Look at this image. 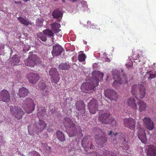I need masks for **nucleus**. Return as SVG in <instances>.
I'll list each match as a JSON object with an SVG mask.
<instances>
[{"mask_svg":"<svg viewBox=\"0 0 156 156\" xmlns=\"http://www.w3.org/2000/svg\"><path fill=\"white\" fill-rule=\"evenodd\" d=\"M99 116V120L102 123L105 124H111L113 126L116 125V121L114 119L110 116L109 112L106 110L101 111Z\"/></svg>","mask_w":156,"mask_h":156,"instance_id":"1","label":"nucleus"},{"mask_svg":"<svg viewBox=\"0 0 156 156\" xmlns=\"http://www.w3.org/2000/svg\"><path fill=\"white\" fill-rule=\"evenodd\" d=\"M112 74L114 80L112 85L115 88H117L122 84H124L127 83L128 79L125 74H123L121 78L119 76V73L116 69L112 70Z\"/></svg>","mask_w":156,"mask_h":156,"instance_id":"2","label":"nucleus"},{"mask_svg":"<svg viewBox=\"0 0 156 156\" xmlns=\"http://www.w3.org/2000/svg\"><path fill=\"white\" fill-rule=\"evenodd\" d=\"M10 112L15 118L20 120L22 118L24 113L22 108L18 106H9Z\"/></svg>","mask_w":156,"mask_h":156,"instance_id":"3","label":"nucleus"},{"mask_svg":"<svg viewBox=\"0 0 156 156\" xmlns=\"http://www.w3.org/2000/svg\"><path fill=\"white\" fill-rule=\"evenodd\" d=\"M138 89L139 90V97L141 99H143L145 97L146 94V89L143 85H133L132 86L131 93L133 95H135V98L137 99L136 94Z\"/></svg>","mask_w":156,"mask_h":156,"instance_id":"4","label":"nucleus"},{"mask_svg":"<svg viewBox=\"0 0 156 156\" xmlns=\"http://www.w3.org/2000/svg\"><path fill=\"white\" fill-rule=\"evenodd\" d=\"M22 106L26 112L29 114L31 113L34 110L35 105L33 99L28 98L23 101Z\"/></svg>","mask_w":156,"mask_h":156,"instance_id":"5","label":"nucleus"},{"mask_svg":"<svg viewBox=\"0 0 156 156\" xmlns=\"http://www.w3.org/2000/svg\"><path fill=\"white\" fill-rule=\"evenodd\" d=\"M26 66L34 67L36 64L40 63L41 62L40 59L37 55L32 54L29 56L28 58L24 60Z\"/></svg>","mask_w":156,"mask_h":156,"instance_id":"6","label":"nucleus"},{"mask_svg":"<svg viewBox=\"0 0 156 156\" xmlns=\"http://www.w3.org/2000/svg\"><path fill=\"white\" fill-rule=\"evenodd\" d=\"M96 129L98 131V134L95 135V139L98 144L102 145L107 142L106 134L99 128H97Z\"/></svg>","mask_w":156,"mask_h":156,"instance_id":"7","label":"nucleus"},{"mask_svg":"<svg viewBox=\"0 0 156 156\" xmlns=\"http://www.w3.org/2000/svg\"><path fill=\"white\" fill-rule=\"evenodd\" d=\"M68 120V126L69 128V136L72 137L76 135L77 134H79L82 133V130L80 128L78 132H77V128L75 124L69 118H67Z\"/></svg>","mask_w":156,"mask_h":156,"instance_id":"8","label":"nucleus"},{"mask_svg":"<svg viewBox=\"0 0 156 156\" xmlns=\"http://www.w3.org/2000/svg\"><path fill=\"white\" fill-rule=\"evenodd\" d=\"M105 96L111 101H116L118 98L117 93L113 90L107 89L104 90Z\"/></svg>","mask_w":156,"mask_h":156,"instance_id":"9","label":"nucleus"},{"mask_svg":"<svg viewBox=\"0 0 156 156\" xmlns=\"http://www.w3.org/2000/svg\"><path fill=\"white\" fill-rule=\"evenodd\" d=\"M88 107L90 114H95L98 110L97 101L94 99H92L88 104Z\"/></svg>","mask_w":156,"mask_h":156,"instance_id":"10","label":"nucleus"},{"mask_svg":"<svg viewBox=\"0 0 156 156\" xmlns=\"http://www.w3.org/2000/svg\"><path fill=\"white\" fill-rule=\"evenodd\" d=\"M136 122L135 119L131 118H126L123 120L124 126L129 128L131 130H134L135 125Z\"/></svg>","mask_w":156,"mask_h":156,"instance_id":"11","label":"nucleus"},{"mask_svg":"<svg viewBox=\"0 0 156 156\" xmlns=\"http://www.w3.org/2000/svg\"><path fill=\"white\" fill-rule=\"evenodd\" d=\"M49 74L51 76L52 82L57 83L59 81L60 78L56 69L54 68H51L49 71Z\"/></svg>","mask_w":156,"mask_h":156,"instance_id":"12","label":"nucleus"},{"mask_svg":"<svg viewBox=\"0 0 156 156\" xmlns=\"http://www.w3.org/2000/svg\"><path fill=\"white\" fill-rule=\"evenodd\" d=\"M26 78L30 83L35 84L40 79V77L38 74L30 73L27 75Z\"/></svg>","mask_w":156,"mask_h":156,"instance_id":"13","label":"nucleus"},{"mask_svg":"<svg viewBox=\"0 0 156 156\" xmlns=\"http://www.w3.org/2000/svg\"><path fill=\"white\" fill-rule=\"evenodd\" d=\"M10 100V94L7 90L4 89L0 92V101L7 102H8Z\"/></svg>","mask_w":156,"mask_h":156,"instance_id":"14","label":"nucleus"},{"mask_svg":"<svg viewBox=\"0 0 156 156\" xmlns=\"http://www.w3.org/2000/svg\"><path fill=\"white\" fill-rule=\"evenodd\" d=\"M64 51L63 48L58 44L53 46L51 53L53 56H57L60 55Z\"/></svg>","mask_w":156,"mask_h":156,"instance_id":"15","label":"nucleus"},{"mask_svg":"<svg viewBox=\"0 0 156 156\" xmlns=\"http://www.w3.org/2000/svg\"><path fill=\"white\" fill-rule=\"evenodd\" d=\"M144 124L146 128L149 130L154 129V127L153 122L150 118L144 117L143 119Z\"/></svg>","mask_w":156,"mask_h":156,"instance_id":"16","label":"nucleus"},{"mask_svg":"<svg viewBox=\"0 0 156 156\" xmlns=\"http://www.w3.org/2000/svg\"><path fill=\"white\" fill-rule=\"evenodd\" d=\"M137 133L138 137L141 141L144 143H146L147 139L144 129L143 128H140Z\"/></svg>","mask_w":156,"mask_h":156,"instance_id":"17","label":"nucleus"},{"mask_svg":"<svg viewBox=\"0 0 156 156\" xmlns=\"http://www.w3.org/2000/svg\"><path fill=\"white\" fill-rule=\"evenodd\" d=\"M145 151L147 156H156V147L153 145L147 146Z\"/></svg>","mask_w":156,"mask_h":156,"instance_id":"18","label":"nucleus"},{"mask_svg":"<svg viewBox=\"0 0 156 156\" xmlns=\"http://www.w3.org/2000/svg\"><path fill=\"white\" fill-rule=\"evenodd\" d=\"M47 124L45 121L39 119L38 124L37 125L36 130L37 133L42 132L46 126Z\"/></svg>","mask_w":156,"mask_h":156,"instance_id":"19","label":"nucleus"},{"mask_svg":"<svg viewBox=\"0 0 156 156\" xmlns=\"http://www.w3.org/2000/svg\"><path fill=\"white\" fill-rule=\"evenodd\" d=\"M135 101V98L134 97H131L128 99L127 103L128 105L131 108L136 111L137 109V107Z\"/></svg>","mask_w":156,"mask_h":156,"instance_id":"20","label":"nucleus"},{"mask_svg":"<svg viewBox=\"0 0 156 156\" xmlns=\"http://www.w3.org/2000/svg\"><path fill=\"white\" fill-rule=\"evenodd\" d=\"M99 79H96V85H95L94 82H91L87 83H85L86 86V89L87 90H94V89L96 86L98 84L99 82Z\"/></svg>","mask_w":156,"mask_h":156,"instance_id":"21","label":"nucleus"},{"mask_svg":"<svg viewBox=\"0 0 156 156\" xmlns=\"http://www.w3.org/2000/svg\"><path fill=\"white\" fill-rule=\"evenodd\" d=\"M50 25L51 30L55 33H58L61 30L59 29V28L61 27V25L59 23L55 22L53 23H51Z\"/></svg>","mask_w":156,"mask_h":156,"instance_id":"22","label":"nucleus"},{"mask_svg":"<svg viewBox=\"0 0 156 156\" xmlns=\"http://www.w3.org/2000/svg\"><path fill=\"white\" fill-rule=\"evenodd\" d=\"M28 93V90L24 87H22L19 89L18 94L20 98L26 97Z\"/></svg>","mask_w":156,"mask_h":156,"instance_id":"23","label":"nucleus"},{"mask_svg":"<svg viewBox=\"0 0 156 156\" xmlns=\"http://www.w3.org/2000/svg\"><path fill=\"white\" fill-rule=\"evenodd\" d=\"M90 139L91 137L90 136H86L83 138L82 141L81 145L84 149L87 147Z\"/></svg>","mask_w":156,"mask_h":156,"instance_id":"24","label":"nucleus"},{"mask_svg":"<svg viewBox=\"0 0 156 156\" xmlns=\"http://www.w3.org/2000/svg\"><path fill=\"white\" fill-rule=\"evenodd\" d=\"M20 57L18 55H15L10 58L9 61L13 65H17L20 61Z\"/></svg>","mask_w":156,"mask_h":156,"instance_id":"25","label":"nucleus"},{"mask_svg":"<svg viewBox=\"0 0 156 156\" xmlns=\"http://www.w3.org/2000/svg\"><path fill=\"white\" fill-rule=\"evenodd\" d=\"M138 105L139 106V111L140 112L145 111L147 107V105L143 101L140 100L138 101Z\"/></svg>","mask_w":156,"mask_h":156,"instance_id":"26","label":"nucleus"},{"mask_svg":"<svg viewBox=\"0 0 156 156\" xmlns=\"http://www.w3.org/2000/svg\"><path fill=\"white\" fill-rule=\"evenodd\" d=\"M62 13L60 10L57 9L54 11L52 13V16L54 18H58L62 16Z\"/></svg>","mask_w":156,"mask_h":156,"instance_id":"27","label":"nucleus"},{"mask_svg":"<svg viewBox=\"0 0 156 156\" xmlns=\"http://www.w3.org/2000/svg\"><path fill=\"white\" fill-rule=\"evenodd\" d=\"M57 138L61 141H64L65 140V138L64 134L62 132L60 131H58L56 132Z\"/></svg>","mask_w":156,"mask_h":156,"instance_id":"28","label":"nucleus"},{"mask_svg":"<svg viewBox=\"0 0 156 156\" xmlns=\"http://www.w3.org/2000/svg\"><path fill=\"white\" fill-rule=\"evenodd\" d=\"M70 67V65L66 63H62L59 65V68L61 70H68Z\"/></svg>","mask_w":156,"mask_h":156,"instance_id":"29","label":"nucleus"},{"mask_svg":"<svg viewBox=\"0 0 156 156\" xmlns=\"http://www.w3.org/2000/svg\"><path fill=\"white\" fill-rule=\"evenodd\" d=\"M146 75L148 78L153 79L156 77V72L150 71L147 73Z\"/></svg>","mask_w":156,"mask_h":156,"instance_id":"30","label":"nucleus"},{"mask_svg":"<svg viewBox=\"0 0 156 156\" xmlns=\"http://www.w3.org/2000/svg\"><path fill=\"white\" fill-rule=\"evenodd\" d=\"M44 34L45 35L48 36L50 37L54 36V34L51 30L49 29H46L43 31Z\"/></svg>","mask_w":156,"mask_h":156,"instance_id":"31","label":"nucleus"},{"mask_svg":"<svg viewBox=\"0 0 156 156\" xmlns=\"http://www.w3.org/2000/svg\"><path fill=\"white\" fill-rule=\"evenodd\" d=\"M17 20L21 24L27 26L30 24L29 22L28 21L21 17H18L17 18Z\"/></svg>","mask_w":156,"mask_h":156,"instance_id":"32","label":"nucleus"},{"mask_svg":"<svg viewBox=\"0 0 156 156\" xmlns=\"http://www.w3.org/2000/svg\"><path fill=\"white\" fill-rule=\"evenodd\" d=\"M125 137H123V138H122L121 141L123 142V145H124V146H123L124 148L123 149L128 150L129 148V146L128 144V143L126 141Z\"/></svg>","mask_w":156,"mask_h":156,"instance_id":"33","label":"nucleus"},{"mask_svg":"<svg viewBox=\"0 0 156 156\" xmlns=\"http://www.w3.org/2000/svg\"><path fill=\"white\" fill-rule=\"evenodd\" d=\"M86 56V55L83 54H79L78 57V60L80 62H84L85 61Z\"/></svg>","mask_w":156,"mask_h":156,"instance_id":"34","label":"nucleus"},{"mask_svg":"<svg viewBox=\"0 0 156 156\" xmlns=\"http://www.w3.org/2000/svg\"><path fill=\"white\" fill-rule=\"evenodd\" d=\"M116 156L114 153L110 152L109 151L106 150L102 154V156Z\"/></svg>","mask_w":156,"mask_h":156,"instance_id":"35","label":"nucleus"},{"mask_svg":"<svg viewBox=\"0 0 156 156\" xmlns=\"http://www.w3.org/2000/svg\"><path fill=\"white\" fill-rule=\"evenodd\" d=\"M46 109L44 108H42L41 110L38 112L37 114V116L39 118L43 117L44 115V113Z\"/></svg>","mask_w":156,"mask_h":156,"instance_id":"36","label":"nucleus"},{"mask_svg":"<svg viewBox=\"0 0 156 156\" xmlns=\"http://www.w3.org/2000/svg\"><path fill=\"white\" fill-rule=\"evenodd\" d=\"M104 74L100 72H97V76L96 77L95 80H94V81L95 82V81H96V79H99V80H102ZM95 85H96V83L95 84Z\"/></svg>","mask_w":156,"mask_h":156,"instance_id":"37","label":"nucleus"},{"mask_svg":"<svg viewBox=\"0 0 156 156\" xmlns=\"http://www.w3.org/2000/svg\"><path fill=\"white\" fill-rule=\"evenodd\" d=\"M139 54L136 53L135 52H133L132 58L133 60H136L139 59Z\"/></svg>","mask_w":156,"mask_h":156,"instance_id":"38","label":"nucleus"},{"mask_svg":"<svg viewBox=\"0 0 156 156\" xmlns=\"http://www.w3.org/2000/svg\"><path fill=\"white\" fill-rule=\"evenodd\" d=\"M38 37L43 41H45L47 40V37L46 36L43 35L42 34L38 35Z\"/></svg>","mask_w":156,"mask_h":156,"instance_id":"39","label":"nucleus"},{"mask_svg":"<svg viewBox=\"0 0 156 156\" xmlns=\"http://www.w3.org/2000/svg\"><path fill=\"white\" fill-rule=\"evenodd\" d=\"M38 86L40 87L41 89H44L46 87V84L43 82L41 81L38 84Z\"/></svg>","mask_w":156,"mask_h":156,"instance_id":"40","label":"nucleus"},{"mask_svg":"<svg viewBox=\"0 0 156 156\" xmlns=\"http://www.w3.org/2000/svg\"><path fill=\"white\" fill-rule=\"evenodd\" d=\"M29 154L30 156H41L38 152L34 151L30 152Z\"/></svg>","mask_w":156,"mask_h":156,"instance_id":"41","label":"nucleus"},{"mask_svg":"<svg viewBox=\"0 0 156 156\" xmlns=\"http://www.w3.org/2000/svg\"><path fill=\"white\" fill-rule=\"evenodd\" d=\"M101 151V150H100ZM100 154H97L95 152H93L91 153L90 154H89V156H102V154L101 153V151H100Z\"/></svg>","mask_w":156,"mask_h":156,"instance_id":"42","label":"nucleus"},{"mask_svg":"<svg viewBox=\"0 0 156 156\" xmlns=\"http://www.w3.org/2000/svg\"><path fill=\"white\" fill-rule=\"evenodd\" d=\"M113 134L115 136H116V135L118 134L119 136H120L119 138L121 140L122 138H123V137H125V135L123 134L122 133H118L117 132H116L113 133Z\"/></svg>","mask_w":156,"mask_h":156,"instance_id":"43","label":"nucleus"},{"mask_svg":"<svg viewBox=\"0 0 156 156\" xmlns=\"http://www.w3.org/2000/svg\"><path fill=\"white\" fill-rule=\"evenodd\" d=\"M129 63H126V67L127 68H130L132 66V65H133V62H132V61H130V62H129Z\"/></svg>","mask_w":156,"mask_h":156,"instance_id":"44","label":"nucleus"},{"mask_svg":"<svg viewBox=\"0 0 156 156\" xmlns=\"http://www.w3.org/2000/svg\"><path fill=\"white\" fill-rule=\"evenodd\" d=\"M83 104V101H78L77 103H76V108L78 107V105H82Z\"/></svg>","mask_w":156,"mask_h":156,"instance_id":"45","label":"nucleus"},{"mask_svg":"<svg viewBox=\"0 0 156 156\" xmlns=\"http://www.w3.org/2000/svg\"><path fill=\"white\" fill-rule=\"evenodd\" d=\"M136 127L137 129H139L140 128H142L141 127V125L140 123L139 122V121H138L137 123Z\"/></svg>","mask_w":156,"mask_h":156,"instance_id":"46","label":"nucleus"},{"mask_svg":"<svg viewBox=\"0 0 156 156\" xmlns=\"http://www.w3.org/2000/svg\"><path fill=\"white\" fill-rule=\"evenodd\" d=\"M94 148V146L93 144H92L91 143V144L90 146V149H93Z\"/></svg>","mask_w":156,"mask_h":156,"instance_id":"47","label":"nucleus"},{"mask_svg":"<svg viewBox=\"0 0 156 156\" xmlns=\"http://www.w3.org/2000/svg\"><path fill=\"white\" fill-rule=\"evenodd\" d=\"M87 23L90 26H92V24H91V22L90 21H88L87 22Z\"/></svg>","mask_w":156,"mask_h":156,"instance_id":"48","label":"nucleus"},{"mask_svg":"<svg viewBox=\"0 0 156 156\" xmlns=\"http://www.w3.org/2000/svg\"><path fill=\"white\" fill-rule=\"evenodd\" d=\"M112 131H109V133H108V134L109 135H112Z\"/></svg>","mask_w":156,"mask_h":156,"instance_id":"49","label":"nucleus"},{"mask_svg":"<svg viewBox=\"0 0 156 156\" xmlns=\"http://www.w3.org/2000/svg\"><path fill=\"white\" fill-rule=\"evenodd\" d=\"M1 46L2 47V48L3 49L4 48V44H1Z\"/></svg>","mask_w":156,"mask_h":156,"instance_id":"50","label":"nucleus"},{"mask_svg":"<svg viewBox=\"0 0 156 156\" xmlns=\"http://www.w3.org/2000/svg\"><path fill=\"white\" fill-rule=\"evenodd\" d=\"M113 141H115V144H116V139H113ZM113 143H114V142H113Z\"/></svg>","mask_w":156,"mask_h":156,"instance_id":"51","label":"nucleus"},{"mask_svg":"<svg viewBox=\"0 0 156 156\" xmlns=\"http://www.w3.org/2000/svg\"><path fill=\"white\" fill-rule=\"evenodd\" d=\"M48 147V149H49V151H51V148L50 147Z\"/></svg>","mask_w":156,"mask_h":156,"instance_id":"52","label":"nucleus"},{"mask_svg":"<svg viewBox=\"0 0 156 156\" xmlns=\"http://www.w3.org/2000/svg\"><path fill=\"white\" fill-rule=\"evenodd\" d=\"M121 72L122 73L123 72V70L121 69Z\"/></svg>","mask_w":156,"mask_h":156,"instance_id":"53","label":"nucleus"},{"mask_svg":"<svg viewBox=\"0 0 156 156\" xmlns=\"http://www.w3.org/2000/svg\"><path fill=\"white\" fill-rule=\"evenodd\" d=\"M62 2H64V3H65V0H62Z\"/></svg>","mask_w":156,"mask_h":156,"instance_id":"54","label":"nucleus"},{"mask_svg":"<svg viewBox=\"0 0 156 156\" xmlns=\"http://www.w3.org/2000/svg\"><path fill=\"white\" fill-rule=\"evenodd\" d=\"M145 62H146V61H145V62H143V63H143V64H145Z\"/></svg>","mask_w":156,"mask_h":156,"instance_id":"55","label":"nucleus"},{"mask_svg":"<svg viewBox=\"0 0 156 156\" xmlns=\"http://www.w3.org/2000/svg\"><path fill=\"white\" fill-rule=\"evenodd\" d=\"M140 60H139V62H140Z\"/></svg>","mask_w":156,"mask_h":156,"instance_id":"56","label":"nucleus"}]
</instances>
